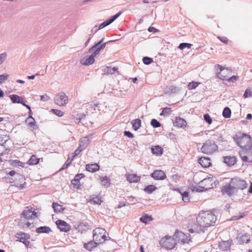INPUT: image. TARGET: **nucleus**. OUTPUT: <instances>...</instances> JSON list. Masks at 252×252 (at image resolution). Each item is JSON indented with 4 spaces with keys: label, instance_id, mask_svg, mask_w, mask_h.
Returning a JSON list of instances; mask_svg holds the SVG:
<instances>
[{
    "label": "nucleus",
    "instance_id": "nucleus-1",
    "mask_svg": "<svg viewBox=\"0 0 252 252\" xmlns=\"http://www.w3.org/2000/svg\"><path fill=\"white\" fill-rule=\"evenodd\" d=\"M217 220V217L212 212H204L200 213L196 218L197 228L195 232L204 231L205 227L213 225Z\"/></svg>",
    "mask_w": 252,
    "mask_h": 252
},
{
    "label": "nucleus",
    "instance_id": "nucleus-2",
    "mask_svg": "<svg viewBox=\"0 0 252 252\" xmlns=\"http://www.w3.org/2000/svg\"><path fill=\"white\" fill-rule=\"evenodd\" d=\"M233 139L242 150L250 151L252 149V138L250 135L239 133L233 137Z\"/></svg>",
    "mask_w": 252,
    "mask_h": 252
},
{
    "label": "nucleus",
    "instance_id": "nucleus-3",
    "mask_svg": "<svg viewBox=\"0 0 252 252\" xmlns=\"http://www.w3.org/2000/svg\"><path fill=\"white\" fill-rule=\"evenodd\" d=\"M201 152L206 155H210L218 151V146L214 140H206L201 148Z\"/></svg>",
    "mask_w": 252,
    "mask_h": 252
},
{
    "label": "nucleus",
    "instance_id": "nucleus-4",
    "mask_svg": "<svg viewBox=\"0 0 252 252\" xmlns=\"http://www.w3.org/2000/svg\"><path fill=\"white\" fill-rule=\"evenodd\" d=\"M106 231L102 228H96L93 230V239L98 244H102L106 240Z\"/></svg>",
    "mask_w": 252,
    "mask_h": 252
},
{
    "label": "nucleus",
    "instance_id": "nucleus-5",
    "mask_svg": "<svg viewBox=\"0 0 252 252\" xmlns=\"http://www.w3.org/2000/svg\"><path fill=\"white\" fill-rule=\"evenodd\" d=\"M159 243L161 247L164 248L167 250H172L175 247L176 244L175 238L168 236H166L162 238L160 240Z\"/></svg>",
    "mask_w": 252,
    "mask_h": 252
},
{
    "label": "nucleus",
    "instance_id": "nucleus-6",
    "mask_svg": "<svg viewBox=\"0 0 252 252\" xmlns=\"http://www.w3.org/2000/svg\"><path fill=\"white\" fill-rule=\"evenodd\" d=\"M104 40V38L103 37L99 41L89 49V53H93L94 55L96 56L101 50L105 48L107 43L113 41V40H110L106 42H103Z\"/></svg>",
    "mask_w": 252,
    "mask_h": 252
},
{
    "label": "nucleus",
    "instance_id": "nucleus-7",
    "mask_svg": "<svg viewBox=\"0 0 252 252\" xmlns=\"http://www.w3.org/2000/svg\"><path fill=\"white\" fill-rule=\"evenodd\" d=\"M215 67L217 70H219L220 72L217 73V77L222 80H227L231 71L230 69L225 68L220 64H217Z\"/></svg>",
    "mask_w": 252,
    "mask_h": 252
},
{
    "label": "nucleus",
    "instance_id": "nucleus-8",
    "mask_svg": "<svg viewBox=\"0 0 252 252\" xmlns=\"http://www.w3.org/2000/svg\"><path fill=\"white\" fill-rule=\"evenodd\" d=\"M230 182L235 191L238 189L243 190L246 188L247 185L244 180H241L238 178H232Z\"/></svg>",
    "mask_w": 252,
    "mask_h": 252
},
{
    "label": "nucleus",
    "instance_id": "nucleus-9",
    "mask_svg": "<svg viewBox=\"0 0 252 252\" xmlns=\"http://www.w3.org/2000/svg\"><path fill=\"white\" fill-rule=\"evenodd\" d=\"M25 178L24 176L20 174H16L14 177V179L12 182L15 183V186L19 189H22L26 188V183L25 181Z\"/></svg>",
    "mask_w": 252,
    "mask_h": 252
},
{
    "label": "nucleus",
    "instance_id": "nucleus-10",
    "mask_svg": "<svg viewBox=\"0 0 252 252\" xmlns=\"http://www.w3.org/2000/svg\"><path fill=\"white\" fill-rule=\"evenodd\" d=\"M176 243H188L190 240L189 236H187L183 232L180 231H176L173 235Z\"/></svg>",
    "mask_w": 252,
    "mask_h": 252
},
{
    "label": "nucleus",
    "instance_id": "nucleus-11",
    "mask_svg": "<svg viewBox=\"0 0 252 252\" xmlns=\"http://www.w3.org/2000/svg\"><path fill=\"white\" fill-rule=\"evenodd\" d=\"M54 101L58 105L64 106L68 103V97L64 93H61L56 95L54 98Z\"/></svg>",
    "mask_w": 252,
    "mask_h": 252
},
{
    "label": "nucleus",
    "instance_id": "nucleus-12",
    "mask_svg": "<svg viewBox=\"0 0 252 252\" xmlns=\"http://www.w3.org/2000/svg\"><path fill=\"white\" fill-rule=\"evenodd\" d=\"M214 183L213 178L209 177L204 179L199 182L200 187L202 189L207 190L214 188L213 183Z\"/></svg>",
    "mask_w": 252,
    "mask_h": 252
},
{
    "label": "nucleus",
    "instance_id": "nucleus-13",
    "mask_svg": "<svg viewBox=\"0 0 252 252\" xmlns=\"http://www.w3.org/2000/svg\"><path fill=\"white\" fill-rule=\"evenodd\" d=\"M56 223L61 231L67 232L71 229L70 225L64 220H58L56 221Z\"/></svg>",
    "mask_w": 252,
    "mask_h": 252
},
{
    "label": "nucleus",
    "instance_id": "nucleus-14",
    "mask_svg": "<svg viewBox=\"0 0 252 252\" xmlns=\"http://www.w3.org/2000/svg\"><path fill=\"white\" fill-rule=\"evenodd\" d=\"M122 12L121 11L119 12L116 14L111 17L110 18L101 23L98 27V30H101L105 27L113 23L116 19H117L121 14Z\"/></svg>",
    "mask_w": 252,
    "mask_h": 252
},
{
    "label": "nucleus",
    "instance_id": "nucleus-15",
    "mask_svg": "<svg viewBox=\"0 0 252 252\" xmlns=\"http://www.w3.org/2000/svg\"><path fill=\"white\" fill-rule=\"evenodd\" d=\"M151 176L157 180H163L166 179V175L164 171L161 170H156L151 174Z\"/></svg>",
    "mask_w": 252,
    "mask_h": 252
},
{
    "label": "nucleus",
    "instance_id": "nucleus-16",
    "mask_svg": "<svg viewBox=\"0 0 252 252\" xmlns=\"http://www.w3.org/2000/svg\"><path fill=\"white\" fill-rule=\"evenodd\" d=\"M16 237L19 238V241L24 243L25 245L28 247L30 245V241L28 240L29 239L30 236L29 235L25 233H17L16 235Z\"/></svg>",
    "mask_w": 252,
    "mask_h": 252
},
{
    "label": "nucleus",
    "instance_id": "nucleus-17",
    "mask_svg": "<svg viewBox=\"0 0 252 252\" xmlns=\"http://www.w3.org/2000/svg\"><path fill=\"white\" fill-rule=\"evenodd\" d=\"M95 56L93 53H92V55L90 56H86L81 59L80 63L85 65L92 64L94 62V57Z\"/></svg>",
    "mask_w": 252,
    "mask_h": 252
},
{
    "label": "nucleus",
    "instance_id": "nucleus-18",
    "mask_svg": "<svg viewBox=\"0 0 252 252\" xmlns=\"http://www.w3.org/2000/svg\"><path fill=\"white\" fill-rule=\"evenodd\" d=\"M36 214L37 213L34 211V210H33L32 208H31V209L27 208L26 209L24 210L22 214L24 218L27 219H31L33 217H36Z\"/></svg>",
    "mask_w": 252,
    "mask_h": 252
},
{
    "label": "nucleus",
    "instance_id": "nucleus-19",
    "mask_svg": "<svg viewBox=\"0 0 252 252\" xmlns=\"http://www.w3.org/2000/svg\"><path fill=\"white\" fill-rule=\"evenodd\" d=\"M222 192L223 194H227L230 196L233 194L236 191L233 186L231 185V183L230 182L228 186L223 187L222 189Z\"/></svg>",
    "mask_w": 252,
    "mask_h": 252
},
{
    "label": "nucleus",
    "instance_id": "nucleus-20",
    "mask_svg": "<svg viewBox=\"0 0 252 252\" xmlns=\"http://www.w3.org/2000/svg\"><path fill=\"white\" fill-rule=\"evenodd\" d=\"M186 121L180 117L176 118L175 122H174V126L176 127L184 128L186 126Z\"/></svg>",
    "mask_w": 252,
    "mask_h": 252
},
{
    "label": "nucleus",
    "instance_id": "nucleus-21",
    "mask_svg": "<svg viewBox=\"0 0 252 252\" xmlns=\"http://www.w3.org/2000/svg\"><path fill=\"white\" fill-rule=\"evenodd\" d=\"M198 162L202 167L205 168L209 167L211 164L209 158L201 157L199 159Z\"/></svg>",
    "mask_w": 252,
    "mask_h": 252
},
{
    "label": "nucleus",
    "instance_id": "nucleus-22",
    "mask_svg": "<svg viewBox=\"0 0 252 252\" xmlns=\"http://www.w3.org/2000/svg\"><path fill=\"white\" fill-rule=\"evenodd\" d=\"M99 169V165L97 163L88 164L86 165V169L90 172H95Z\"/></svg>",
    "mask_w": 252,
    "mask_h": 252
},
{
    "label": "nucleus",
    "instance_id": "nucleus-23",
    "mask_svg": "<svg viewBox=\"0 0 252 252\" xmlns=\"http://www.w3.org/2000/svg\"><path fill=\"white\" fill-rule=\"evenodd\" d=\"M223 158L224 162L229 166L233 165L236 162V158L234 156H227L223 157Z\"/></svg>",
    "mask_w": 252,
    "mask_h": 252
},
{
    "label": "nucleus",
    "instance_id": "nucleus-24",
    "mask_svg": "<svg viewBox=\"0 0 252 252\" xmlns=\"http://www.w3.org/2000/svg\"><path fill=\"white\" fill-rule=\"evenodd\" d=\"M90 142V141L88 137H84L80 139V143L79 147L83 150L87 147Z\"/></svg>",
    "mask_w": 252,
    "mask_h": 252
},
{
    "label": "nucleus",
    "instance_id": "nucleus-25",
    "mask_svg": "<svg viewBox=\"0 0 252 252\" xmlns=\"http://www.w3.org/2000/svg\"><path fill=\"white\" fill-rule=\"evenodd\" d=\"M98 245L97 242L93 240L87 243H84V247L87 250L91 251L93 248L96 247Z\"/></svg>",
    "mask_w": 252,
    "mask_h": 252
},
{
    "label": "nucleus",
    "instance_id": "nucleus-26",
    "mask_svg": "<svg viewBox=\"0 0 252 252\" xmlns=\"http://www.w3.org/2000/svg\"><path fill=\"white\" fill-rule=\"evenodd\" d=\"M237 239L239 243L240 244L248 243L250 241V235L247 233L242 235L240 237H238Z\"/></svg>",
    "mask_w": 252,
    "mask_h": 252
},
{
    "label": "nucleus",
    "instance_id": "nucleus-27",
    "mask_svg": "<svg viewBox=\"0 0 252 252\" xmlns=\"http://www.w3.org/2000/svg\"><path fill=\"white\" fill-rule=\"evenodd\" d=\"M126 179L129 183H137L140 180V177L136 174H131L127 176Z\"/></svg>",
    "mask_w": 252,
    "mask_h": 252
},
{
    "label": "nucleus",
    "instance_id": "nucleus-28",
    "mask_svg": "<svg viewBox=\"0 0 252 252\" xmlns=\"http://www.w3.org/2000/svg\"><path fill=\"white\" fill-rule=\"evenodd\" d=\"M151 151L153 154L157 156L161 155L163 154V149L159 145L152 147Z\"/></svg>",
    "mask_w": 252,
    "mask_h": 252
},
{
    "label": "nucleus",
    "instance_id": "nucleus-29",
    "mask_svg": "<svg viewBox=\"0 0 252 252\" xmlns=\"http://www.w3.org/2000/svg\"><path fill=\"white\" fill-rule=\"evenodd\" d=\"M26 122L28 123V125L30 126H33L32 130V131L33 129H36L38 128L37 126L36 125V122L35 121L34 119L32 117V116L30 115L29 117L27 119Z\"/></svg>",
    "mask_w": 252,
    "mask_h": 252
},
{
    "label": "nucleus",
    "instance_id": "nucleus-30",
    "mask_svg": "<svg viewBox=\"0 0 252 252\" xmlns=\"http://www.w3.org/2000/svg\"><path fill=\"white\" fill-rule=\"evenodd\" d=\"M231 246V242L229 241H222L220 243L219 247L223 250L225 251L229 249Z\"/></svg>",
    "mask_w": 252,
    "mask_h": 252
},
{
    "label": "nucleus",
    "instance_id": "nucleus-31",
    "mask_svg": "<svg viewBox=\"0 0 252 252\" xmlns=\"http://www.w3.org/2000/svg\"><path fill=\"white\" fill-rule=\"evenodd\" d=\"M10 98L12 101L13 103H20L22 104V103L23 102V98L21 97V96L17 95V94H12L10 95Z\"/></svg>",
    "mask_w": 252,
    "mask_h": 252
},
{
    "label": "nucleus",
    "instance_id": "nucleus-32",
    "mask_svg": "<svg viewBox=\"0 0 252 252\" xmlns=\"http://www.w3.org/2000/svg\"><path fill=\"white\" fill-rule=\"evenodd\" d=\"M51 231V228L48 226H40L36 229V232L38 233H48Z\"/></svg>",
    "mask_w": 252,
    "mask_h": 252
},
{
    "label": "nucleus",
    "instance_id": "nucleus-33",
    "mask_svg": "<svg viewBox=\"0 0 252 252\" xmlns=\"http://www.w3.org/2000/svg\"><path fill=\"white\" fill-rule=\"evenodd\" d=\"M132 128L134 130H137L141 126V121L139 119L133 120L131 122Z\"/></svg>",
    "mask_w": 252,
    "mask_h": 252
},
{
    "label": "nucleus",
    "instance_id": "nucleus-34",
    "mask_svg": "<svg viewBox=\"0 0 252 252\" xmlns=\"http://www.w3.org/2000/svg\"><path fill=\"white\" fill-rule=\"evenodd\" d=\"M248 151L242 150L240 151L239 155L244 162H251L252 160H249L247 156L246 155Z\"/></svg>",
    "mask_w": 252,
    "mask_h": 252
},
{
    "label": "nucleus",
    "instance_id": "nucleus-35",
    "mask_svg": "<svg viewBox=\"0 0 252 252\" xmlns=\"http://www.w3.org/2000/svg\"><path fill=\"white\" fill-rule=\"evenodd\" d=\"M52 207L56 213H62L64 210V208L62 205H59L57 203H53Z\"/></svg>",
    "mask_w": 252,
    "mask_h": 252
},
{
    "label": "nucleus",
    "instance_id": "nucleus-36",
    "mask_svg": "<svg viewBox=\"0 0 252 252\" xmlns=\"http://www.w3.org/2000/svg\"><path fill=\"white\" fill-rule=\"evenodd\" d=\"M118 68L116 67H110L106 66L103 69V72L106 74H113L115 71L117 70Z\"/></svg>",
    "mask_w": 252,
    "mask_h": 252
},
{
    "label": "nucleus",
    "instance_id": "nucleus-37",
    "mask_svg": "<svg viewBox=\"0 0 252 252\" xmlns=\"http://www.w3.org/2000/svg\"><path fill=\"white\" fill-rule=\"evenodd\" d=\"M39 161V159L35 155H32L28 161L29 165L37 164Z\"/></svg>",
    "mask_w": 252,
    "mask_h": 252
},
{
    "label": "nucleus",
    "instance_id": "nucleus-38",
    "mask_svg": "<svg viewBox=\"0 0 252 252\" xmlns=\"http://www.w3.org/2000/svg\"><path fill=\"white\" fill-rule=\"evenodd\" d=\"M89 202L93 204H100L102 201L100 197L96 196L90 199Z\"/></svg>",
    "mask_w": 252,
    "mask_h": 252
},
{
    "label": "nucleus",
    "instance_id": "nucleus-39",
    "mask_svg": "<svg viewBox=\"0 0 252 252\" xmlns=\"http://www.w3.org/2000/svg\"><path fill=\"white\" fill-rule=\"evenodd\" d=\"M157 187L153 185H148L144 189L145 192L148 194L152 193L154 191L157 189Z\"/></svg>",
    "mask_w": 252,
    "mask_h": 252
},
{
    "label": "nucleus",
    "instance_id": "nucleus-40",
    "mask_svg": "<svg viewBox=\"0 0 252 252\" xmlns=\"http://www.w3.org/2000/svg\"><path fill=\"white\" fill-rule=\"evenodd\" d=\"M231 114L230 109L228 107H225L222 112V116L225 118H229L231 117Z\"/></svg>",
    "mask_w": 252,
    "mask_h": 252
},
{
    "label": "nucleus",
    "instance_id": "nucleus-41",
    "mask_svg": "<svg viewBox=\"0 0 252 252\" xmlns=\"http://www.w3.org/2000/svg\"><path fill=\"white\" fill-rule=\"evenodd\" d=\"M101 183L103 186L108 187L110 185V180L107 176H104L101 178Z\"/></svg>",
    "mask_w": 252,
    "mask_h": 252
},
{
    "label": "nucleus",
    "instance_id": "nucleus-42",
    "mask_svg": "<svg viewBox=\"0 0 252 252\" xmlns=\"http://www.w3.org/2000/svg\"><path fill=\"white\" fill-rule=\"evenodd\" d=\"M152 220V218L151 217L147 215H145V216H142L140 218V220L145 223H147L149 221H151Z\"/></svg>",
    "mask_w": 252,
    "mask_h": 252
},
{
    "label": "nucleus",
    "instance_id": "nucleus-43",
    "mask_svg": "<svg viewBox=\"0 0 252 252\" xmlns=\"http://www.w3.org/2000/svg\"><path fill=\"white\" fill-rule=\"evenodd\" d=\"M192 44L188 43H181L179 44L178 48L180 50H183L185 48L190 49Z\"/></svg>",
    "mask_w": 252,
    "mask_h": 252
},
{
    "label": "nucleus",
    "instance_id": "nucleus-44",
    "mask_svg": "<svg viewBox=\"0 0 252 252\" xmlns=\"http://www.w3.org/2000/svg\"><path fill=\"white\" fill-rule=\"evenodd\" d=\"M72 161V159H71L69 157H68L67 159L65 161V162L63 164L62 167L61 168L60 170H63L67 168L69 165H70Z\"/></svg>",
    "mask_w": 252,
    "mask_h": 252
},
{
    "label": "nucleus",
    "instance_id": "nucleus-45",
    "mask_svg": "<svg viewBox=\"0 0 252 252\" xmlns=\"http://www.w3.org/2000/svg\"><path fill=\"white\" fill-rule=\"evenodd\" d=\"M151 126L154 128H157L160 126V123L156 119H153L151 121Z\"/></svg>",
    "mask_w": 252,
    "mask_h": 252
},
{
    "label": "nucleus",
    "instance_id": "nucleus-46",
    "mask_svg": "<svg viewBox=\"0 0 252 252\" xmlns=\"http://www.w3.org/2000/svg\"><path fill=\"white\" fill-rule=\"evenodd\" d=\"M7 55L6 52L0 53V65L2 64L7 59Z\"/></svg>",
    "mask_w": 252,
    "mask_h": 252
},
{
    "label": "nucleus",
    "instance_id": "nucleus-47",
    "mask_svg": "<svg viewBox=\"0 0 252 252\" xmlns=\"http://www.w3.org/2000/svg\"><path fill=\"white\" fill-rule=\"evenodd\" d=\"M142 60L143 63L146 65L150 64L153 62V59L148 57H144Z\"/></svg>",
    "mask_w": 252,
    "mask_h": 252
},
{
    "label": "nucleus",
    "instance_id": "nucleus-48",
    "mask_svg": "<svg viewBox=\"0 0 252 252\" xmlns=\"http://www.w3.org/2000/svg\"><path fill=\"white\" fill-rule=\"evenodd\" d=\"M182 199L185 202H188L189 201V193L187 191H184L182 194Z\"/></svg>",
    "mask_w": 252,
    "mask_h": 252
},
{
    "label": "nucleus",
    "instance_id": "nucleus-49",
    "mask_svg": "<svg viewBox=\"0 0 252 252\" xmlns=\"http://www.w3.org/2000/svg\"><path fill=\"white\" fill-rule=\"evenodd\" d=\"M199 84L198 82H192L189 83L188 84V88L189 90H192L195 89Z\"/></svg>",
    "mask_w": 252,
    "mask_h": 252
},
{
    "label": "nucleus",
    "instance_id": "nucleus-50",
    "mask_svg": "<svg viewBox=\"0 0 252 252\" xmlns=\"http://www.w3.org/2000/svg\"><path fill=\"white\" fill-rule=\"evenodd\" d=\"M85 175L83 173H79L75 175L73 182H77V183H80V180L84 177Z\"/></svg>",
    "mask_w": 252,
    "mask_h": 252
},
{
    "label": "nucleus",
    "instance_id": "nucleus-51",
    "mask_svg": "<svg viewBox=\"0 0 252 252\" xmlns=\"http://www.w3.org/2000/svg\"><path fill=\"white\" fill-rule=\"evenodd\" d=\"M51 111L59 117H62L64 114L63 111L58 109H52Z\"/></svg>",
    "mask_w": 252,
    "mask_h": 252
},
{
    "label": "nucleus",
    "instance_id": "nucleus-52",
    "mask_svg": "<svg viewBox=\"0 0 252 252\" xmlns=\"http://www.w3.org/2000/svg\"><path fill=\"white\" fill-rule=\"evenodd\" d=\"M252 96V91L250 89H247L244 93V97L247 98Z\"/></svg>",
    "mask_w": 252,
    "mask_h": 252
},
{
    "label": "nucleus",
    "instance_id": "nucleus-53",
    "mask_svg": "<svg viewBox=\"0 0 252 252\" xmlns=\"http://www.w3.org/2000/svg\"><path fill=\"white\" fill-rule=\"evenodd\" d=\"M204 119L206 123L208 124H211L212 123V120L210 115L208 114H204Z\"/></svg>",
    "mask_w": 252,
    "mask_h": 252
},
{
    "label": "nucleus",
    "instance_id": "nucleus-54",
    "mask_svg": "<svg viewBox=\"0 0 252 252\" xmlns=\"http://www.w3.org/2000/svg\"><path fill=\"white\" fill-rule=\"evenodd\" d=\"M83 150L80 148L79 147H78L75 151L72 154V156H71V159H72V160L73 159V158L76 157L77 156H78L80 153L81 151H82Z\"/></svg>",
    "mask_w": 252,
    "mask_h": 252
},
{
    "label": "nucleus",
    "instance_id": "nucleus-55",
    "mask_svg": "<svg viewBox=\"0 0 252 252\" xmlns=\"http://www.w3.org/2000/svg\"><path fill=\"white\" fill-rule=\"evenodd\" d=\"M9 77V75L8 74L5 73L0 75V84H1L3 82L6 80Z\"/></svg>",
    "mask_w": 252,
    "mask_h": 252
},
{
    "label": "nucleus",
    "instance_id": "nucleus-56",
    "mask_svg": "<svg viewBox=\"0 0 252 252\" xmlns=\"http://www.w3.org/2000/svg\"><path fill=\"white\" fill-rule=\"evenodd\" d=\"M245 213H241L240 215H239V216H233L231 218L230 220H239V219L244 217L245 216Z\"/></svg>",
    "mask_w": 252,
    "mask_h": 252
},
{
    "label": "nucleus",
    "instance_id": "nucleus-57",
    "mask_svg": "<svg viewBox=\"0 0 252 252\" xmlns=\"http://www.w3.org/2000/svg\"><path fill=\"white\" fill-rule=\"evenodd\" d=\"M40 100L43 101H47L50 99V97L47 94L41 95L40 96Z\"/></svg>",
    "mask_w": 252,
    "mask_h": 252
},
{
    "label": "nucleus",
    "instance_id": "nucleus-58",
    "mask_svg": "<svg viewBox=\"0 0 252 252\" xmlns=\"http://www.w3.org/2000/svg\"><path fill=\"white\" fill-rule=\"evenodd\" d=\"M13 164L18 166H24V163L18 160H15L13 161Z\"/></svg>",
    "mask_w": 252,
    "mask_h": 252
},
{
    "label": "nucleus",
    "instance_id": "nucleus-59",
    "mask_svg": "<svg viewBox=\"0 0 252 252\" xmlns=\"http://www.w3.org/2000/svg\"><path fill=\"white\" fill-rule=\"evenodd\" d=\"M238 77L237 76L233 75L230 77H229L227 81L229 82H234L238 80Z\"/></svg>",
    "mask_w": 252,
    "mask_h": 252
},
{
    "label": "nucleus",
    "instance_id": "nucleus-60",
    "mask_svg": "<svg viewBox=\"0 0 252 252\" xmlns=\"http://www.w3.org/2000/svg\"><path fill=\"white\" fill-rule=\"evenodd\" d=\"M163 113H164L165 115H169L171 113V110L170 108L165 107L163 109Z\"/></svg>",
    "mask_w": 252,
    "mask_h": 252
},
{
    "label": "nucleus",
    "instance_id": "nucleus-61",
    "mask_svg": "<svg viewBox=\"0 0 252 252\" xmlns=\"http://www.w3.org/2000/svg\"><path fill=\"white\" fill-rule=\"evenodd\" d=\"M171 178L173 181L176 183L179 180L180 177L178 175L174 174L171 176Z\"/></svg>",
    "mask_w": 252,
    "mask_h": 252
},
{
    "label": "nucleus",
    "instance_id": "nucleus-62",
    "mask_svg": "<svg viewBox=\"0 0 252 252\" xmlns=\"http://www.w3.org/2000/svg\"><path fill=\"white\" fill-rule=\"evenodd\" d=\"M124 135L129 138H133L134 137L133 134L129 131H125Z\"/></svg>",
    "mask_w": 252,
    "mask_h": 252
},
{
    "label": "nucleus",
    "instance_id": "nucleus-63",
    "mask_svg": "<svg viewBox=\"0 0 252 252\" xmlns=\"http://www.w3.org/2000/svg\"><path fill=\"white\" fill-rule=\"evenodd\" d=\"M169 90L172 93H176L178 90V89L175 86H171L170 87Z\"/></svg>",
    "mask_w": 252,
    "mask_h": 252
},
{
    "label": "nucleus",
    "instance_id": "nucleus-64",
    "mask_svg": "<svg viewBox=\"0 0 252 252\" xmlns=\"http://www.w3.org/2000/svg\"><path fill=\"white\" fill-rule=\"evenodd\" d=\"M148 31L149 32H156L158 31V30L157 29H156L155 27H150L148 29Z\"/></svg>",
    "mask_w": 252,
    "mask_h": 252
}]
</instances>
